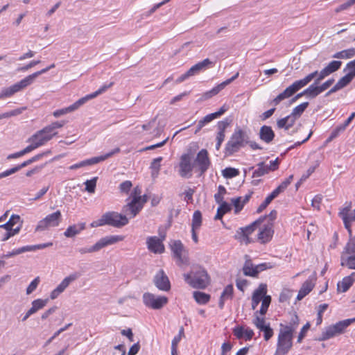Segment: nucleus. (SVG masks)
<instances>
[{"label":"nucleus","instance_id":"39448f33","mask_svg":"<svg viewBox=\"0 0 355 355\" xmlns=\"http://www.w3.org/2000/svg\"><path fill=\"white\" fill-rule=\"evenodd\" d=\"M354 322H355V318L343 320L336 322L333 325H330L326 327L322 332L320 336L315 340L318 341H324L329 340L334 336L342 334L345 332V329Z\"/></svg>","mask_w":355,"mask_h":355},{"label":"nucleus","instance_id":"ea45409f","mask_svg":"<svg viewBox=\"0 0 355 355\" xmlns=\"http://www.w3.org/2000/svg\"><path fill=\"white\" fill-rule=\"evenodd\" d=\"M257 167L258 168L252 173V178H259L270 172L268 168V165H266L264 162H259L257 164Z\"/></svg>","mask_w":355,"mask_h":355},{"label":"nucleus","instance_id":"412c9836","mask_svg":"<svg viewBox=\"0 0 355 355\" xmlns=\"http://www.w3.org/2000/svg\"><path fill=\"white\" fill-rule=\"evenodd\" d=\"M154 284L160 291H168L171 288L170 281L163 270H159L155 275Z\"/></svg>","mask_w":355,"mask_h":355},{"label":"nucleus","instance_id":"4468645a","mask_svg":"<svg viewBox=\"0 0 355 355\" xmlns=\"http://www.w3.org/2000/svg\"><path fill=\"white\" fill-rule=\"evenodd\" d=\"M143 302L146 306L153 309H160L168 302L165 296H156L150 293L143 295Z\"/></svg>","mask_w":355,"mask_h":355},{"label":"nucleus","instance_id":"79ce46f5","mask_svg":"<svg viewBox=\"0 0 355 355\" xmlns=\"http://www.w3.org/2000/svg\"><path fill=\"white\" fill-rule=\"evenodd\" d=\"M231 210V206L227 202H223L217 209L214 220H220L223 216Z\"/></svg>","mask_w":355,"mask_h":355},{"label":"nucleus","instance_id":"a18cd8bd","mask_svg":"<svg viewBox=\"0 0 355 355\" xmlns=\"http://www.w3.org/2000/svg\"><path fill=\"white\" fill-rule=\"evenodd\" d=\"M78 277L79 275L78 273H72L66 277L59 284L65 290L71 282L76 280Z\"/></svg>","mask_w":355,"mask_h":355},{"label":"nucleus","instance_id":"0eeeda50","mask_svg":"<svg viewBox=\"0 0 355 355\" xmlns=\"http://www.w3.org/2000/svg\"><path fill=\"white\" fill-rule=\"evenodd\" d=\"M293 334L290 330H279L278 335L277 349L274 355H286L293 346Z\"/></svg>","mask_w":355,"mask_h":355},{"label":"nucleus","instance_id":"58836bf2","mask_svg":"<svg viewBox=\"0 0 355 355\" xmlns=\"http://www.w3.org/2000/svg\"><path fill=\"white\" fill-rule=\"evenodd\" d=\"M193 298L198 304H205L210 300V295L201 291H194L193 293Z\"/></svg>","mask_w":355,"mask_h":355},{"label":"nucleus","instance_id":"052dcab7","mask_svg":"<svg viewBox=\"0 0 355 355\" xmlns=\"http://www.w3.org/2000/svg\"><path fill=\"white\" fill-rule=\"evenodd\" d=\"M257 313L258 311L255 313V318L254 319L253 324L260 330L266 325L265 320L263 318L259 317Z\"/></svg>","mask_w":355,"mask_h":355},{"label":"nucleus","instance_id":"6e6d98bb","mask_svg":"<svg viewBox=\"0 0 355 355\" xmlns=\"http://www.w3.org/2000/svg\"><path fill=\"white\" fill-rule=\"evenodd\" d=\"M165 4V2H160L153 6V7L149 10L148 12H144L141 15V19H143L144 18L150 17L153 13H154L158 8Z\"/></svg>","mask_w":355,"mask_h":355},{"label":"nucleus","instance_id":"c756f323","mask_svg":"<svg viewBox=\"0 0 355 355\" xmlns=\"http://www.w3.org/2000/svg\"><path fill=\"white\" fill-rule=\"evenodd\" d=\"M259 138L266 144H270L275 138V132L270 126L263 125L259 130Z\"/></svg>","mask_w":355,"mask_h":355},{"label":"nucleus","instance_id":"e2e57ef3","mask_svg":"<svg viewBox=\"0 0 355 355\" xmlns=\"http://www.w3.org/2000/svg\"><path fill=\"white\" fill-rule=\"evenodd\" d=\"M345 129L340 125L336 128L330 134L329 138L327 139V142H329L336 138L341 132H343Z\"/></svg>","mask_w":355,"mask_h":355},{"label":"nucleus","instance_id":"2f4dec72","mask_svg":"<svg viewBox=\"0 0 355 355\" xmlns=\"http://www.w3.org/2000/svg\"><path fill=\"white\" fill-rule=\"evenodd\" d=\"M227 110V108L225 107V105H223L218 111L207 114L205 117H203L200 121V125H206L208 123H210L215 119L218 118L221 115H223L226 111Z\"/></svg>","mask_w":355,"mask_h":355},{"label":"nucleus","instance_id":"72a5a7b5","mask_svg":"<svg viewBox=\"0 0 355 355\" xmlns=\"http://www.w3.org/2000/svg\"><path fill=\"white\" fill-rule=\"evenodd\" d=\"M346 253L342 252L340 260V265L342 266H346L349 269L355 270V254H351V255L346 257Z\"/></svg>","mask_w":355,"mask_h":355},{"label":"nucleus","instance_id":"1a4fd4ad","mask_svg":"<svg viewBox=\"0 0 355 355\" xmlns=\"http://www.w3.org/2000/svg\"><path fill=\"white\" fill-rule=\"evenodd\" d=\"M262 222L263 219L259 218L249 225H247L244 227H240L236 232L234 238L241 243H245V245L252 243V240L251 238H250V236L255 231L257 226L261 224Z\"/></svg>","mask_w":355,"mask_h":355},{"label":"nucleus","instance_id":"4c0bfd02","mask_svg":"<svg viewBox=\"0 0 355 355\" xmlns=\"http://www.w3.org/2000/svg\"><path fill=\"white\" fill-rule=\"evenodd\" d=\"M299 318L296 314H294L291 319L289 324L287 325H283L282 324H280L281 329L286 331L290 330L291 334H293V332L297 329L298 324H299Z\"/></svg>","mask_w":355,"mask_h":355},{"label":"nucleus","instance_id":"423d86ee","mask_svg":"<svg viewBox=\"0 0 355 355\" xmlns=\"http://www.w3.org/2000/svg\"><path fill=\"white\" fill-rule=\"evenodd\" d=\"M124 237L121 235H109L100 239L94 245L91 247L80 248L78 250L80 254H85L87 253H92L98 252L101 249L114 245L119 241H123Z\"/></svg>","mask_w":355,"mask_h":355},{"label":"nucleus","instance_id":"6e6552de","mask_svg":"<svg viewBox=\"0 0 355 355\" xmlns=\"http://www.w3.org/2000/svg\"><path fill=\"white\" fill-rule=\"evenodd\" d=\"M104 225L121 228L129 223L126 215L116 211H107L102 215Z\"/></svg>","mask_w":355,"mask_h":355},{"label":"nucleus","instance_id":"09e8293b","mask_svg":"<svg viewBox=\"0 0 355 355\" xmlns=\"http://www.w3.org/2000/svg\"><path fill=\"white\" fill-rule=\"evenodd\" d=\"M309 105L308 102H304L296 106L292 111V114L296 118L300 117Z\"/></svg>","mask_w":355,"mask_h":355},{"label":"nucleus","instance_id":"f03ea898","mask_svg":"<svg viewBox=\"0 0 355 355\" xmlns=\"http://www.w3.org/2000/svg\"><path fill=\"white\" fill-rule=\"evenodd\" d=\"M184 281L194 288L203 289L209 284L207 271L200 266H195L190 273L184 274Z\"/></svg>","mask_w":355,"mask_h":355},{"label":"nucleus","instance_id":"4d7b16f0","mask_svg":"<svg viewBox=\"0 0 355 355\" xmlns=\"http://www.w3.org/2000/svg\"><path fill=\"white\" fill-rule=\"evenodd\" d=\"M40 282V277H37L35 278L28 286L26 288V294L30 295L32 293L37 287Z\"/></svg>","mask_w":355,"mask_h":355},{"label":"nucleus","instance_id":"9b49d317","mask_svg":"<svg viewBox=\"0 0 355 355\" xmlns=\"http://www.w3.org/2000/svg\"><path fill=\"white\" fill-rule=\"evenodd\" d=\"M140 193L139 189H135V196L132 197L131 202L123 207L122 211L125 214V215H130V218H134L142 209V203H140Z\"/></svg>","mask_w":355,"mask_h":355},{"label":"nucleus","instance_id":"f704fd0d","mask_svg":"<svg viewBox=\"0 0 355 355\" xmlns=\"http://www.w3.org/2000/svg\"><path fill=\"white\" fill-rule=\"evenodd\" d=\"M314 284L310 280H306L298 292L297 300H301L308 295L313 288Z\"/></svg>","mask_w":355,"mask_h":355},{"label":"nucleus","instance_id":"7ed1b4c3","mask_svg":"<svg viewBox=\"0 0 355 355\" xmlns=\"http://www.w3.org/2000/svg\"><path fill=\"white\" fill-rule=\"evenodd\" d=\"M317 72H311L306 75L304 78L295 81L290 86L286 87L282 93H280L271 102L274 105H277L280 102L286 98L291 97L297 91L306 86L315 78Z\"/></svg>","mask_w":355,"mask_h":355},{"label":"nucleus","instance_id":"bf43d9fd","mask_svg":"<svg viewBox=\"0 0 355 355\" xmlns=\"http://www.w3.org/2000/svg\"><path fill=\"white\" fill-rule=\"evenodd\" d=\"M163 158L162 157H158L155 159H154L151 164H150V169L152 171H156V173L157 172V171H159L160 170V168H161V162L162 161Z\"/></svg>","mask_w":355,"mask_h":355},{"label":"nucleus","instance_id":"774afa93","mask_svg":"<svg viewBox=\"0 0 355 355\" xmlns=\"http://www.w3.org/2000/svg\"><path fill=\"white\" fill-rule=\"evenodd\" d=\"M310 326H311L310 323L307 322L301 329V331H300V332L299 334V336H298V338H297V342L298 343H301L302 342V339L304 338V336L306 335V331L309 329Z\"/></svg>","mask_w":355,"mask_h":355},{"label":"nucleus","instance_id":"37998d69","mask_svg":"<svg viewBox=\"0 0 355 355\" xmlns=\"http://www.w3.org/2000/svg\"><path fill=\"white\" fill-rule=\"evenodd\" d=\"M20 221V216L19 215L12 214L8 221L6 223L1 225L0 228H3L4 230H11L17 223Z\"/></svg>","mask_w":355,"mask_h":355},{"label":"nucleus","instance_id":"f3484780","mask_svg":"<svg viewBox=\"0 0 355 355\" xmlns=\"http://www.w3.org/2000/svg\"><path fill=\"white\" fill-rule=\"evenodd\" d=\"M52 134L53 133H51L45 126L42 130L37 131L33 135L28 139V142H33L36 146L39 148L53 139V136Z\"/></svg>","mask_w":355,"mask_h":355},{"label":"nucleus","instance_id":"e433bc0d","mask_svg":"<svg viewBox=\"0 0 355 355\" xmlns=\"http://www.w3.org/2000/svg\"><path fill=\"white\" fill-rule=\"evenodd\" d=\"M233 294V286L230 284L227 285L222 292L218 303V306L220 309L224 306L225 300L228 298H231Z\"/></svg>","mask_w":355,"mask_h":355},{"label":"nucleus","instance_id":"c03bdc74","mask_svg":"<svg viewBox=\"0 0 355 355\" xmlns=\"http://www.w3.org/2000/svg\"><path fill=\"white\" fill-rule=\"evenodd\" d=\"M202 225V214L200 211L196 210L193 214L191 228L199 229Z\"/></svg>","mask_w":355,"mask_h":355},{"label":"nucleus","instance_id":"cd10ccee","mask_svg":"<svg viewBox=\"0 0 355 355\" xmlns=\"http://www.w3.org/2000/svg\"><path fill=\"white\" fill-rule=\"evenodd\" d=\"M212 64V62L209 59L206 58L201 62L192 66L188 71L189 76L190 77L196 76L208 69Z\"/></svg>","mask_w":355,"mask_h":355},{"label":"nucleus","instance_id":"5701e85b","mask_svg":"<svg viewBox=\"0 0 355 355\" xmlns=\"http://www.w3.org/2000/svg\"><path fill=\"white\" fill-rule=\"evenodd\" d=\"M273 234V224L271 223H268L267 224L264 225L262 228L260 229L257 237L258 241L262 244L268 243L272 239Z\"/></svg>","mask_w":355,"mask_h":355},{"label":"nucleus","instance_id":"7c9ffc66","mask_svg":"<svg viewBox=\"0 0 355 355\" xmlns=\"http://www.w3.org/2000/svg\"><path fill=\"white\" fill-rule=\"evenodd\" d=\"M354 276L355 272H352L350 275L344 277L341 282H339L337 285L338 291L343 293L346 292L355 281Z\"/></svg>","mask_w":355,"mask_h":355},{"label":"nucleus","instance_id":"c9c22d12","mask_svg":"<svg viewBox=\"0 0 355 355\" xmlns=\"http://www.w3.org/2000/svg\"><path fill=\"white\" fill-rule=\"evenodd\" d=\"M245 261L243 267L244 275L249 277H256V272H254V266L248 255L245 256Z\"/></svg>","mask_w":355,"mask_h":355},{"label":"nucleus","instance_id":"8fccbe9b","mask_svg":"<svg viewBox=\"0 0 355 355\" xmlns=\"http://www.w3.org/2000/svg\"><path fill=\"white\" fill-rule=\"evenodd\" d=\"M271 302V297L270 295L265 296L261 302V306L259 310V313L262 315H265L268 311L269 305Z\"/></svg>","mask_w":355,"mask_h":355},{"label":"nucleus","instance_id":"0e129e2a","mask_svg":"<svg viewBox=\"0 0 355 355\" xmlns=\"http://www.w3.org/2000/svg\"><path fill=\"white\" fill-rule=\"evenodd\" d=\"M260 331H263V333H264V339L266 340H268L273 336V330L270 327L269 324H268L267 325H265L262 328V329H260Z\"/></svg>","mask_w":355,"mask_h":355},{"label":"nucleus","instance_id":"de8ad7c7","mask_svg":"<svg viewBox=\"0 0 355 355\" xmlns=\"http://www.w3.org/2000/svg\"><path fill=\"white\" fill-rule=\"evenodd\" d=\"M222 174L225 178H232L239 175V171L236 168L227 167L223 170Z\"/></svg>","mask_w":355,"mask_h":355},{"label":"nucleus","instance_id":"ddd939ff","mask_svg":"<svg viewBox=\"0 0 355 355\" xmlns=\"http://www.w3.org/2000/svg\"><path fill=\"white\" fill-rule=\"evenodd\" d=\"M195 168L192 164V157L189 153H184L181 155L179 163V175L184 178H190L192 176V171Z\"/></svg>","mask_w":355,"mask_h":355},{"label":"nucleus","instance_id":"9d476101","mask_svg":"<svg viewBox=\"0 0 355 355\" xmlns=\"http://www.w3.org/2000/svg\"><path fill=\"white\" fill-rule=\"evenodd\" d=\"M193 164L196 171L199 172V176L202 175L209 169L211 161L206 149H202L197 153Z\"/></svg>","mask_w":355,"mask_h":355},{"label":"nucleus","instance_id":"3c124183","mask_svg":"<svg viewBox=\"0 0 355 355\" xmlns=\"http://www.w3.org/2000/svg\"><path fill=\"white\" fill-rule=\"evenodd\" d=\"M304 96H305L306 98H315L311 85L306 89H305L304 91H302L300 93H298L295 96V99H298Z\"/></svg>","mask_w":355,"mask_h":355},{"label":"nucleus","instance_id":"b1692460","mask_svg":"<svg viewBox=\"0 0 355 355\" xmlns=\"http://www.w3.org/2000/svg\"><path fill=\"white\" fill-rule=\"evenodd\" d=\"M313 79L314 82L311 85V86L315 97L329 88L334 83V79L330 78L324 82L322 84L319 85L322 80H318V75L316 77L313 78Z\"/></svg>","mask_w":355,"mask_h":355},{"label":"nucleus","instance_id":"680f3d73","mask_svg":"<svg viewBox=\"0 0 355 355\" xmlns=\"http://www.w3.org/2000/svg\"><path fill=\"white\" fill-rule=\"evenodd\" d=\"M272 266L270 263H263L258 264L254 266V272H256V276L261 271H263L268 268H272Z\"/></svg>","mask_w":355,"mask_h":355},{"label":"nucleus","instance_id":"338daca9","mask_svg":"<svg viewBox=\"0 0 355 355\" xmlns=\"http://www.w3.org/2000/svg\"><path fill=\"white\" fill-rule=\"evenodd\" d=\"M64 291V289L63 288H62L61 286H60V284H58L57 286V287L51 291V293L50 294L51 299V300L56 299Z\"/></svg>","mask_w":355,"mask_h":355},{"label":"nucleus","instance_id":"a19ab883","mask_svg":"<svg viewBox=\"0 0 355 355\" xmlns=\"http://www.w3.org/2000/svg\"><path fill=\"white\" fill-rule=\"evenodd\" d=\"M349 241L345 246L343 252L347 254H355V235L352 236V232L351 231V235L349 234Z\"/></svg>","mask_w":355,"mask_h":355},{"label":"nucleus","instance_id":"5fc2aeb1","mask_svg":"<svg viewBox=\"0 0 355 355\" xmlns=\"http://www.w3.org/2000/svg\"><path fill=\"white\" fill-rule=\"evenodd\" d=\"M353 79L354 78L347 73L344 76L339 79V80L337 83L340 87V88L343 89L347 85H348L352 81Z\"/></svg>","mask_w":355,"mask_h":355},{"label":"nucleus","instance_id":"864d4df0","mask_svg":"<svg viewBox=\"0 0 355 355\" xmlns=\"http://www.w3.org/2000/svg\"><path fill=\"white\" fill-rule=\"evenodd\" d=\"M343 71H347L349 75L354 78H355V59L347 63Z\"/></svg>","mask_w":355,"mask_h":355},{"label":"nucleus","instance_id":"4be33fe9","mask_svg":"<svg viewBox=\"0 0 355 355\" xmlns=\"http://www.w3.org/2000/svg\"><path fill=\"white\" fill-rule=\"evenodd\" d=\"M170 248L172 251L174 258L177 259L178 264H182L184 262L183 253L185 251L184 245L180 240L171 241L170 243Z\"/></svg>","mask_w":355,"mask_h":355},{"label":"nucleus","instance_id":"f8f14e48","mask_svg":"<svg viewBox=\"0 0 355 355\" xmlns=\"http://www.w3.org/2000/svg\"><path fill=\"white\" fill-rule=\"evenodd\" d=\"M62 218L60 211L47 215L44 218L40 220L35 230L44 231L49 227H57L59 225Z\"/></svg>","mask_w":355,"mask_h":355},{"label":"nucleus","instance_id":"aec40b11","mask_svg":"<svg viewBox=\"0 0 355 355\" xmlns=\"http://www.w3.org/2000/svg\"><path fill=\"white\" fill-rule=\"evenodd\" d=\"M342 65V62L339 60H333L331 61L324 69H322L320 72L318 71H315L314 72H317L318 75V80H324L327 76L330 74L334 73L338 71Z\"/></svg>","mask_w":355,"mask_h":355},{"label":"nucleus","instance_id":"603ef678","mask_svg":"<svg viewBox=\"0 0 355 355\" xmlns=\"http://www.w3.org/2000/svg\"><path fill=\"white\" fill-rule=\"evenodd\" d=\"M97 177L92 178V180H87L85 183V190L89 193H93L95 191Z\"/></svg>","mask_w":355,"mask_h":355},{"label":"nucleus","instance_id":"2eb2a0df","mask_svg":"<svg viewBox=\"0 0 355 355\" xmlns=\"http://www.w3.org/2000/svg\"><path fill=\"white\" fill-rule=\"evenodd\" d=\"M119 152H120V148H118V147L115 148L114 150H112L110 153H106V154H105L103 155H101V156H98V157H92L90 159H87L81 161V162H78L77 164H73V165L69 166V169L70 170H75V169H77V168H79L85 167L86 166H89V165H93V164H98V163H99L101 162H103V161L107 159V158L112 157L114 154L118 153Z\"/></svg>","mask_w":355,"mask_h":355},{"label":"nucleus","instance_id":"f257e3e1","mask_svg":"<svg viewBox=\"0 0 355 355\" xmlns=\"http://www.w3.org/2000/svg\"><path fill=\"white\" fill-rule=\"evenodd\" d=\"M47 71H49L48 69L46 67L44 68L40 71H37L31 75L27 76L24 79L15 83L10 87L3 88L0 92V98L10 97L15 94L26 89L27 87L33 83L36 78L44 73H46Z\"/></svg>","mask_w":355,"mask_h":355},{"label":"nucleus","instance_id":"a211bd4d","mask_svg":"<svg viewBox=\"0 0 355 355\" xmlns=\"http://www.w3.org/2000/svg\"><path fill=\"white\" fill-rule=\"evenodd\" d=\"M160 237L149 236L146 239V245L148 249L155 254H162L164 252L165 248L163 244V241L166 238V234H159Z\"/></svg>","mask_w":355,"mask_h":355},{"label":"nucleus","instance_id":"bb28decb","mask_svg":"<svg viewBox=\"0 0 355 355\" xmlns=\"http://www.w3.org/2000/svg\"><path fill=\"white\" fill-rule=\"evenodd\" d=\"M48 302V299H37L33 300L31 303V308L28 310L24 316L22 318L21 320L23 322L26 321L31 315L43 309L46 305Z\"/></svg>","mask_w":355,"mask_h":355},{"label":"nucleus","instance_id":"69168bd1","mask_svg":"<svg viewBox=\"0 0 355 355\" xmlns=\"http://www.w3.org/2000/svg\"><path fill=\"white\" fill-rule=\"evenodd\" d=\"M232 202L235 207V213L239 212L243 209V205L242 204L241 197L232 198Z\"/></svg>","mask_w":355,"mask_h":355},{"label":"nucleus","instance_id":"393cba45","mask_svg":"<svg viewBox=\"0 0 355 355\" xmlns=\"http://www.w3.org/2000/svg\"><path fill=\"white\" fill-rule=\"evenodd\" d=\"M267 285L260 284L259 287L254 291L252 297V309L254 310L263 298L266 296Z\"/></svg>","mask_w":355,"mask_h":355},{"label":"nucleus","instance_id":"473e14b6","mask_svg":"<svg viewBox=\"0 0 355 355\" xmlns=\"http://www.w3.org/2000/svg\"><path fill=\"white\" fill-rule=\"evenodd\" d=\"M355 56V48H350L335 53L332 55L333 58L347 60Z\"/></svg>","mask_w":355,"mask_h":355},{"label":"nucleus","instance_id":"c85d7f7f","mask_svg":"<svg viewBox=\"0 0 355 355\" xmlns=\"http://www.w3.org/2000/svg\"><path fill=\"white\" fill-rule=\"evenodd\" d=\"M85 223H78L69 225L64 232V236L67 238H73L79 234L82 231L85 230Z\"/></svg>","mask_w":355,"mask_h":355},{"label":"nucleus","instance_id":"a878e982","mask_svg":"<svg viewBox=\"0 0 355 355\" xmlns=\"http://www.w3.org/2000/svg\"><path fill=\"white\" fill-rule=\"evenodd\" d=\"M239 73L237 72L234 76H233L232 78L226 80L225 81L221 83L220 84L218 85L217 86L212 88L211 90L205 92L203 94V97L205 99H208L211 98L212 96L216 95L218 94L222 89H223L227 85L230 84L232 82H233L235 79H236L239 77Z\"/></svg>","mask_w":355,"mask_h":355},{"label":"nucleus","instance_id":"20e7f679","mask_svg":"<svg viewBox=\"0 0 355 355\" xmlns=\"http://www.w3.org/2000/svg\"><path fill=\"white\" fill-rule=\"evenodd\" d=\"M248 132L241 128H236L225 145L226 155H232L238 152L248 142Z\"/></svg>","mask_w":355,"mask_h":355},{"label":"nucleus","instance_id":"dca6fc26","mask_svg":"<svg viewBox=\"0 0 355 355\" xmlns=\"http://www.w3.org/2000/svg\"><path fill=\"white\" fill-rule=\"evenodd\" d=\"M352 202H346L345 206L340 209L338 215L342 218L345 227L351 235V223L355 221V209L350 212Z\"/></svg>","mask_w":355,"mask_h":355},{"label":"nucleus","instance_id":"13d9d810","mask_svg":"<svg viewBox=\"0 0 355 355\" xmlns=\"http://www.w3.org/2000/svg\"><path fill=\"white\" fill-rule=\"evenodd\" d=\"M24 108H20V109H16L13 110L10 112H7L3 114H0V120L6 118H9L11 116L19 115L21 113L22 110H24Z\"/></svg>","mask_w":355,"mask_h":355},{"label":"nucleus","instance_id":"6ab92c4d","mask_svg":"<svg viewBox=\"0 0 355 355\" xmlns=\"http://www.w3.org/2000/svg\"><path fill=\"white\" fill-rule=\"evenodd\" d=\"M113 85V83H110L109 85H104L102 87H101L97 91L87 94L85 96L80 98L77 101H76L74 103L71 105V109L73 110V111L78 109L80 106L86 103L89 100H91L92 98H96L97 96L103 94L105 92L108 88L112 87Z\"/></svg>","mask_w":355,"mask_h":355},{"label":"nucleus","instance_id":"49530a36","mask_svg":"<svg viewBox=\"0 0 355 355\" xmlns=\"http://www.w3.org/2000/svg\"><path fill=\"white\" fill-rule=\"evenodd\" d=\"M64 124V121H55L51 123L50 125H46V128L51 133H53L52 135L54 137L58 134L56 129L63 127Z\"/></svg>","mask_w":355,"mask_h":355}]
</instances>
